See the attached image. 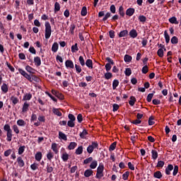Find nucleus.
<instances>
[{
	"label": "nucleus",
	"instance_id": "20",
	"mask_svg": "<svg viewBox=\"0 0 181 181\" xmlns=\"http://www.w3.org/2000/svg\"><path fill=\"white\" fill-rule=\"evenodd\" d=\"M125 36H128V31H127V30H122L119 33V37H125Z\"/></svg>",
	"mask_w": 181,
	"mask_h": 181
},
{
	"label": "nucleus",
	"instance_id": "38",
	"mask_svg": "<svg viewBox=\"0 0 181 181\" xmlns=\"http://www.w3.org/2000/svg\"><path fill=\"white\" fill-rule=\"evenodd\" d=\"M35 159L37 160V162H40V160H42V152H37L35 154Z\"/></svg>",
	"mask_w": 181,
	"mask_h": 181
},
{
	"label": "nucleus",
	"instance_id": "23",
	"mask_svg": "<svg viewBox=\"0 0 181 181\" xmlns=\"http://www.w3.org/2000/svg\"><path fill=\"white\" fill-rule=\"evenodd\" d=\"M17 125H18V127H25V125H26V122L22 119H20L17 121Z\"/></svg>",
	"mask_w": 181,
	"mask_h": 181
},
{
	"label": "nucleus",
	"instance_id": "44",
	"mask_svg": "<svg viewBox=\"0 0 181 181\" xmlns=\"http://www.w3.org/2000/svg\"><path fill=\"white\" fill-rule=\"evenodd\" d=\"M119 81L117 79L114 80L113 83H112L113 90H115V88H117V86H119Z\"/></svg>",
	"mask_w": 181,
	"mask_h": 181
},
{
	"label": "nucleus",
	"instance_id": "29",
	"mask_svg": "<svg viewBox=\"0 0 181 181\" xmlns=\"http://www.w3.org/2000/svg\"><path fill=\"white\" fill-rule=\"evenodd\" d=\"M11 100L12 101L13 105H16V104H18V103H19V99L15 96H12L11 98Z\"/></svg>",
	"mask_w": 181,
	"mask_h": 181
},
{
	"label": "nucleus",
	"instance_id": "14",
	"mask_svg": "<svg viewBox=\"0 0 181 181\" xmlns=\"http://www.w3.org/2000/svg\"><path fill=\"white\" fill-rule=\"evenodd\" d=\"M34 63L35 64V66H37V67H39V66L42 64V60L40 59V57H34Z\"/></svg>",
	"mask_w": 181,
	"mask_h": 181
},
{
	"label": "nucleus",
	"instance_id": "57",
	"mask_svg": "<svg viewBox=\"0 0 181 181\" xmlns=\"http://www.w3.org/2000/svg\"><path fill=\"white\" fill-rule=\"evenodd\" d=\"M38 168L39 165L36 163H33L30 165V168L32 169V170H36V169H38Z\"/></svg>",
	"mask_w": 181,
	"mask_h": 181
},
{
	"label": "nucleus",
	"instance_id": "41",
	"mask_svg": "<svg viewBox=\"0 0 181 181\" xmlns=\"http://www.w3.org/2000/svg\"><path fill=\"white\" fill-rule=\"evenodd\" d=\"M12 129H13V132H15V134H19V127H18V125L13 124L12 126Z\"/></svg>",
	"mask_w": 181,
	"mask_h": 181
},
{
	"label": "nucleus",
	"instance_id": "1",
	"mask_svg": "<svg viewBox=\"0 0 181 181\" xmlns=\"http://www.w3.org/2000/svg\"><path fill=\"white\" fill-rule=\"evenodd\" d=\"M4 131L7 132L6 133V141L8 142H11L12 141V136H13V134H12V129H11V126L8 124H5L4 127Z\"/></svg>",
	"mask_w": 181,
	"mask_h": 181
},
{
	"label": "nucleus",
	"instance_id": "39",
	"mask_svg": "<svg viewBox=\"0 0 181 181\" xmlns=\"http://www.w3.org/2000/svg\"><path fill=\"white\" fill-rule=\"evenodd\" d=\"M153 176L156 179H160V177H162V173H160V171H156L154 173Z\"/></svg>",
	"mask_w": 181,
	"mask_h": 181
},
{
	"label": "nucleus",
	"instance_id": "2",
	"mask_svg": "<svg viewBox=\"0 0 181 181\" xmlns=\"http://www.w3.org/2000/svg\"><path fill=\"white\" fill-rule=\"evenodd\" d=\"M104 176V164L100 163L97 168L96 179H101Z\"/></svg>",
	"mask_w": 181,
	"mask_h": 181
},
{
	"label": "nucleus",
	"instance_id": "40",
	"mask_svg": "<svg viewBox=\"0 0 181 181\" xmlns=\"http://www.w3.org/2000/svg\"><path fill=\"white\" fill-rule=\"evenodd\" d=\"M119 15H120V16H122V18L125 16V13L124 12V7L122 6L119 8Z\"/></svg>",
	"mask_w": 181,
	"mask_h": 181
},
{
	"label": "nucleus",
	"instance_id": "7",
	"mask_svg": "<svg viewBox=\"0 0 181 181\" xmlns=\"http://www.w3.org/2000/svg\"><path fill=\"white\" fill-rule=\"evenodd\" d=\"M65 66L66 69H74V64L71 60H66L65 62Z\"/></svg>",
	"mask_w": 181,
	"mask_h": 181
},
{
	"label": "nucleus",
	"instance_id": "16",
	"mask_svg": "<svg viewBox=\"0 0 181 181\" xmlns=\"http://www.w3.org/2000/svg\"><path fill=\"white\" fill-rule=\"evenodd\" d=\"M173 170V165L172 164H169L165 169L166 175H170V172Z\"/></svg>",
	"mask_w": 181,
	"mask_h": 181
},
{
	"label": "nucleus",
	"instance_id": "51",
	"mask_svg": "<svg viewBox=\"0 0 181 181\" xmlns=\"http://www.w3.org/2000/svg\"><path fill=\"white\" fill-rule=\"evenodd\" d=\"M67 125H68V127H69L70 128H74L76 124L74 123V121H73V120H69V121H68Z\"/></svg>",
	"mask_w": 181,
	"mask_h": 181
},
{
	"label": "nucleus",
	"instance_id": "4",
	"mask_svg": "<svg viewBox=\"0 0 181 181\" xmlns=\"http://www.w3.org/2000/svg\"><path fill=\"white\" fill-rule=\"evenodd\" d=\"M98 148V143L95 141H93L91 145H89L87 148L88 153H93L94 152V149H97Z\"/></svg>",
	"mask_w": 181,
	"mask_h": 181
},
{
	"label": "nucleus",
	"instance_id": "37",
	"mask_svg": "<svg viewBox=\"0 0 181 181\" xmlns=\"http://www.w3.org/2000/svg\"><path fill=\"white\" fill-rule=\"evenodd\" d=\"M171 43L173 45H177L179 43V39H177V37L174 36L171 38Z\"/></svg>",
	"mask_w": 181,
	"mask_h": 181
},
{
	"label": "nucleus",
	"instance_id": "30",
	"mask_svg": "<svg viewBox=\"0 0 181 181\" xmlns=\"http://www.w3.org/2000/svg\"><path fill=\"white\" fill-rule=\"evenodd\" d=\"M52 149L54 153H59V149H57V144L56 143L52 144Z\"/></svg>",
	"mask_w": 181,
	"mask_h": 181
},
{
	"label": "nucleus",
	"instance_id": "15",
	"mask_svg": "<svg viewBox=\"0 0 181 181\" xmlns=\"http://www.w3.org/2000/svg\"><path fill=\"white\" fill-rule=\"evenodd\" d=\"M32 100V94L31 93H25L23 98V101H29Z\"/></svg>",
	"mask_w": 181,
	"mask_h": 181
},
{
	"label": "nucleus",
	"instance_id": "31",
	"mask_svg": "<svg viewBox=\"0 0 181 181\" xmlns=\"http://www.w3.org/2000/svg\"><path fill=\"white\" fill-rule=\"evenodd\" d=\"M98 165V163L97 162V160H93L90 165V169H95V168H97Z\"/></svg>",
	"mask_w": 181,
	"mask_h": 181
},
{
	"label": "nucleus",
	"instance_id": "50",
	"mask_svg": "<svg viewBox=\"0 0 181 181\" xmlns=\"http://www.w3.org/2000/svg\"><path fill=\"white\" fill-rule=\"evenodd\" d=\"M26 147L25 146H20L18 148V155H22L23 152H25V148Z\"/></svg>",
	"mask_w": 181,
	"mask_h": 181
},
{
	"label": "nucleus",
	"instance_id": "18",
	"mask_svg": "<svg viewBox=\"0 0 181 181\" xmlns=\"http://www.w3.org/2000/svg\"><path fill=\"white\" fill-rule=\"evenodd\" d=\"M52 112L55 115H57V117H62V112H60V110H59V109H57V108L53 107Z\"/></svg>",
	"mask_w": 181,
	"mask_h": 181
},
{
	"label": "nucleus",
	"instance_id": "62",
	"mask_svg": "<svg viewBox=\"0 0 181 181\" xmlns=\"http://www.w3.org/2000/svg\"><path fill=\"white\" fill-rule=\"evenodd\" d=\"M75 69L76 70V73L80 74L81 71V66H80V65L75 64Z\"/></svg>",
	"mask_w": 181,
	"mask_h": 181
},
{
	"label": "nucleus",
	"instance_id": "5",
	"mask_svg": "<svg viewBox=\"0 0 181 181\" xmlns=\"http://www.w3.org/2000/svg\"><path fill=\"white\" fill-rule=\"evenodd\" d=\"M18 71H19L20 74H21V76H23L25 77V78H27V80H28V81H30V83H32V77L30 76V75H29L28 73H26V71L25 70L19 68Z\"/></svg>",
	"mask_w": 181,
	"mask_h": 181
},
{
	"label": "nucleus",
	"instance_id": "26",
	"mask_svg": "<svg viewBox=\"0 0 181 181\" xmlns=\"http://www.w3.org/2000/svg\"><path fill=\"white\" fill-rule=\"evenodd\" d=\"M85 64L88 67V69H93V60L87 59Z\"/></svg>",
	"mask_w": 181,
	"mask_h": 181
},
{
	"label": "nucleus",
	"instance_id": "48",
	"mask_svg": "<svg viewBox=\"0 0 181 181\" xmlns=\"http://www.w3.org/2000/svg\"><path fill=\"white\" fill-rule=\"evenodd\" d=\"M91 162H93V157H89L83 160L84 165L91 163Z\"/></svg>",
	"mask_w": 181,
	"mask_h": 181
},
{
	"label": "nucleus",
	"instance_id": "63",
	"mask_svg": "<svg viewBox=\"0 0 181 181\" xmlns=\"http://www.w3.org/2000/svg\"><path fill=\"white\" fill-rule=\"evenodd\" d=\"M12 153V149H8L4 152V156L8 157Z\"/></svg>",
	"mask_w": 181,
	"mask_h": 181
},
{
	"label": "nucleus",
	"instance_id": "32",
	"mask_svg": "<svg viewBox=\"0 0 181 181\" xmlns=\"http://www.w3.org/2000/svg\"><path fill=\"white\" fill-rule=\"evenodd\" d=\"M76 146H77V143L71 142L68 146V148L69 149V151H71V150L74 149V148H76Z\"/></svg>",
	"mask_w": 181,
	"mask_h": 181
},
{
	"label": "nucleus",
	"instance_id": "36",
	"mask_svg": "<svg viewBox=\"0 0 181 181\" xmlns=\"http://www.w3.org/2000/svg\"><path fill=\"white\" fill-rule=\"evenodd\" d=\"M47 158L48 160H52L53 158H54V154L52 151H49L48 153L47 154Z\"/></svg>",
	"mask_w": 181,
	"mask_h": 181
},
{
	"label": "nucleus",
	"instance_id": "43",
	"mask_svg": "<svg viewBox=\"0 0 181 181\" xmlns=\"http://www.w3.org/2000/svg\"><path fill=\"white\" fill-rule=\"evenodd\" d=\"M60 11V4L59 2H56L54 4V13L59 12Z\"/></svg>",
	"mask_w": 181,
	"mask_h": 181
},
{
	"label": "nucleus",
	"instance_id": "56",
	"mask_svg": "<svg viewBox=\"0 0 181 181\" xmlns=\"http://www.w3.org/2000/svg\"><path fill=\"white\" fill-rule=\"evenodd\" d=\"M139 21H140L141 22H142L144 23L145 22H146V17H145V16H139Z\"/></svg>",
	"mask_w": 181,
	"mask_h": 181
},
{
	"label": "nucleus",
	"instance_id": "13",
	"mask_svg": "<svg viewBox=\"0 0 181 181\" xmlns=\"http://www.w3.org/2000/svg\"><path fill=\"white\" fill-rule=\"evenodd\" d=\"M25 70L26 71H28V73H30V74H35V71H36V70H35V69H33L32 66L27 65L25 66Z\"/></svg>",
	"mask_w": 181,
	"mask_h": 181
},
{
	"label": "nucleus",
	"instance_id": "28",
	"mask_svg": "<svg viewBox=\"0 0 181 181\" xmlns=\"http://www.w3.org/2000/svg\"><path fill=\"white\" fill-rule=\"evenodd\" d=\"M76 29V23H72L70 25L69 32L71 35H74V30Z\"/></svg>",
	"mask_w": 181,
	"mask_h": 181
},
{
	"label": "nucleus",
	"instance_id": "33",
	"mask_svg": "<svg viewBox=\"0 0 181 181\" xmlns=\"http://www.w3.org/2000/svg\"><path fill=\"white\" fill-rule=\"evenodd\" d=\"M75 153L76 155H81L83 153V146H80L78 147V148L76 150Z\"/></svg>",
	"mask_w": 181,
	"mask_h": 181
},
{
	"label": "nucleus",
	"instance_id": "45",
	"mask_svg": "<svg viewBox=\"0 0 181 181\" xmlns=\"http://www.w3.org/2000/svg\"><path fill=\"white\" fill-rule=\"evenodd\" d=\"M1 91L5 93L8 91V85H6V83H3L1 86Z\"/></svg>",
	"mask_w": 181,
	"mask_h": 181
},
{
	"label": "nucleus",
	"instance_id": "55",
	"mask_svg": "<svg viewBox=\"0 0 181 181\" xmlns=\"http://www.w3.org/2000/svg\"><path fill=\"white\" fill-rule=\"evenodd\" d=\"M115 148H117V142L112 143V144L110 145V148H109V150H110V151H114V150L115 149Z\"/></svg>",
	"mask_w": 181,
	"mask_h": 181
},
{
	"label": "nucleus",
	"instance_id": "21",
	"mask_svg": "<svg viewBox=\"0 0 181 181\" xmlns=\"http://www.w3.org/2000/svg\"><path fill=\"white\" fill-rule=\"evenodd\" d=\"M52 50L54 53H56L59 50V44L57 42H54L52 47Z\"/></svg>",
	"mask_w": 181,
	"mask_h": 181
},
{
	"label": "nucleus",
	"instance_id": "6",
	"mask_svg": "<svg viewBox=\"0 0 181 181\" xmlns=\"http://www.w3.org/2000/svg\"><path fill=\"white\" fill-rule=\"evenodd\" d=\"M129 35L130 37L132 39H135V37H138V32L135 29H132L129 31Z\"/></svg>",
	"mask_w": 181,
	"mask_h": 181
},
{
	"label": "nucleus",
	"instance_id": "25",
	"mask_svg": "<svg viewBox=\"0 0 181 181\" xmlns=\"http://www.w3.org/2000/svg\"><path fill=\"white\" fill-rule=\"evenodd\" d=\"M169 23H174L175 25H179V22L177 21V19L176 18V17H172L169 18Z\"/></svg>",
	"mask_w": 181,
	"mask_h": 181
},
{
	"label": "nucleus",
	"instance_id": "58",
	"mask_svg": "<svg viewBox=\"0 0 181 181\" xmlns=\"http://www.w3.org/2000/svg\"><path fill=\"white\" fill-rule=\"evenodd\" d=\"M152 98H153V93H149L147 96L148 103H151L152 101Z\"/></svg>",
	"mask_w": 181,
	"mask_h": 181
},
{
	"label": "nucleus",
	"instance_id": "34",
	"mask_svg": "<svg viewBox=\"0 0 181 181\" xmlns=\"http://www.w3.org/2000/svg\"><path fill=\"white\" fill-rule=\"evenodd\" d=\"M71 52L72 53H76V52H78V46L77 43L71 46Z\"/></svg>",
	"mask_w": 181,
	"mask_h": 181
},
{
	"label": "nucleus",
	"instance_id": "61",
	"mask_svg": "<svg viewBox=\"0 0 181 181\" xmlns=\"http://www.w3.org/2000/svg\"><path fill=\"white\" fill-rule=\"evenodd\" d=\"M52 93L54 95H56V97H59V95H61L62 96V93H59V91H57L55 90H52Z\"/></svg>",
	"mask_w": 181,
	"mask_h": 181
},
{
	"label": "nucleus",
	"instance_id": "60",
	"mask_svg": "<svg viewBox=\"0 0 181 181\" xmlns=\"http://www.w3.org/2000/svg\"><path fill=\"white\" fill-rule=\"evenodd\" d=\"M108 18H111V13H110V12H107V13L105 14V17L103 18V21L104 22H105V21H107V19H108Z\"/></svg>",
	"mask_w": 181,
	"mask_h": 181
},
{
	"label": "nucleus",
	"instance_id": "24",
	"mask_svg": "<svg viewBox=\"0 0 181 181\" xmlns=\"http://www.w3.org/2000/svg\"><path fill=\"white\" fill-rule=\"evenodd\" d=\"M151 155L152 159H153V160H156V159H158V151H156V150H152Z\"/></svg>",
	"mask_w": 181,
	"mask_h": 181
},
{
	"label": "nucleus",
	"instance_id": "10",
	"mask_svg": "<svg viewBox=\"0 0 181 181\" xmlns=\"http://www.w3.org/2000/svg\"><path fill=\"white\" fill-rule=\"evenodd\" d=\"M69 153L66 151H63L62 154V159L64 162H67L69 160Z\"/></svg>",
	"mask_w": 181,
	"mask_h": 181
},
{
	"label": "nucleus",
	"instance_id": "59",
	"mask_svg": "<svg viewBox=\"0 0 181 181\" xmlns=\"http://www.w3.org/2000/svg\"><path fill=\"white\" fill-rule=\"evenodd\" d=\"M148 71H149V69H148V66L146 65L142 68V73H143V74H146V73H148Z\"/></svg>",
	"mask_w": 181,
	"mask_h": 181
},
{
	"label": "nucleus",
	"instance_id": "52",
	"mask_svg": "<svg viewBox=\"0 0 181 181\" xmlns=\"http://www.w3.org/2000/svg\"><path fill=\"white\" fill-rule=\"evenodd\" d=\"M81 16H86V15H87V7L86 6H83L82 8V10H81Z\"/></svg>",
	"mask_w": 181,
	"mask_h": 181
},
{
	"label": "nucleus",
	"instance_id": "27",
	"mask_svg": "<svg viewBox=\"0 0 181 181\" xmlns=\"http://www.w3.org/2000/svg\"><path fill=\"white\" fill-rule=\"evenodd\" d=\"M124 60L126 63H130V62H132V57L129 54H126L124 56Z\"/></svg>",
	"mask_w": 181,
	"mask_h": 181
},
{
	"label": "nucleus",
	"instance_id": "22",
	"mask_svg": "<svg viewBox=\"0 0 181 181\" xmlns=\"http://www.w3.org/2000/svg\"><path fill=\"white\" fill-rule=\"evenodd\" d=\"M136 102V98H135V97L134 96L130 97V100L129 101V105H131L132 107H134Z\"/></svg>",
	"mask_w": 181,
	"mask_h": 181
},
{
	"label": "nucleus",
	"instance_id": "49",
	"mask_svg": "<svg viewBox=\"0 0 181 181\" xmlns=\"http://www.w3.org/2000/svg\"><path fill=\"white\" fill-rule=\"evenodd\" d=\"M105 78L106 80H110V78H112V74L111 72H107L105 74Z\"/></svg>",
	"mask_w": 181,
	"mask_h": 181
},
{
	"label": "nucleus",
	"instance_id": "11",
	"mask_svg": "<svg viewBox=\"0 0 181 181\" xmlns=\"http://www.w3.org/2000/svg\"><path fill=\"white\" fill-rule=\"evenodd\" d=\"M93 173H94L93 170L88 169V170H85L84 176H85V177H90V176H93Z\"/></svg>",
	"mask_w": 181,
	"mask_h": 181
},
{
	"label": "nucleus",
	"instance_id": "53",
	"mask_svg": "<svg viewBox=\"0 0 181 181\" xmlns=\"http://www.w3.org/2000/svg\"><path fill=\"white\" fill-rule=\"evenodd\" d=\"M177 172H179V166L175 165L173 173V176H176L177 175Z\"/></svg>",
	"mask_w": 181,
	"mask_h": 181
},
{
	"label": "nucleus",
	"instance_id": "54",
	"mask_svg": "<svg viewBox=\"0 0 181 181\" xmlns=\"http://www.w3.org/2000/svg\"><path fill=\"white\" fill-rule=\"evenodd\" d=\"M157 54L160 57H163V49L160 48L157 52Z\"/></svg>",
	"mask_w": 181,
	"mask_h": 181
},
{
	"label": "nucleus",
	"instance_id": "17",
	"mask_svg": "<svg viewBox=\"0 0 181 181\" xmlns=\"http://www.w3.org/2000/svg\"><path fill=\"white\" fill-rule=\"evenodd\" d=\"M164 37L165 39V43H169V42H170V36H169L168 30L164 31Z\"/></svg>",
	"mask_w": 181,
	"mask_h": 181
},
{
	"label": "nucleus",
	"instance_id": "64",
	"mask_svg": "<svg viewBox=\"0 0 181 181\" xmlns=\"http://www.w3.org/2000/svg\"><path fill=\"white\" fill-rule=\"evenodd\" d=\"M111 64L107 63L105 64V69H106V71H110V70H111Z\"/></svg>",
	"mask_w": 181,
	"mask_h": 181
},
{
	"label": "nucleus",
	"instance_id": "9",
	"mask_svg": "<svg viewBox=\"0 0 181 181\" xmlns=\"http://www.w3.org/2000/svg\"><path fill=\"white\" fill-rule=\"evenodd\" d=\"M30 104L28 102H25L23 105L22 112H28L29 111Z\"/></svg>",
	"mask_w": 181,
	"mask_h": 181
},
{
	"label": "nucleus",
	"instance_id": "8",
	"mask_svg": "<svg viewBox=\"0 0 181 181\" xmlns=\"http://www.w3.org/2000/svg\"><path fill=\"white\" fill-rule=\"evenodd\" d=\"M17 163L19 168H23L25 166V161H23V159L21 156L17 158Z\"/></svg>",
	"mask_w": 181,
	"mask_h": 181
},
{
	"label": "nucleus",
	"instance_id": "12",
	"mask_svg": "<svg viewBox=\"0 0 181 181\" xmlns=\"http://www.w3.org/2000/svg\"><path fill=\"white\" fill-rule=\"evenodd\" d=\"M135 13V8H129L126 11V15L127 16H132Z\"/></svg>",
	"mask_w": 181,
	"mask_h": 181
},
{
	"label": "nucleus",
	"instance_id": "3",
	"mask_svg": "<svg viewBox=\"0 0 181 181\" xmlns=\"http://www.w3.org/2000/svg\"><path fill=\"white\" fill-rule=\"evenodd\" d=\"M52 36V25L50 23H45V39H49Z\"/></svg>",
	"mask_w": 181,
	"mask_h": 181
},
{
	"label": "nucleus",
	"instance_id": "19",
	"mask_svg": "<svg viewBox=\"0 0 181 181\" xmlns=\"http://www.w3.org/2000/svg\"><path fill=\"white\" fill-rule=\"evenodd\" d=\"M59 139H63V141H67V136L63 132H59Z\"/></svg>",
	"mask_w": 181,
	"mask_h": 181
},
{
	"label": "nucleus",
	"instance_id": "46",
	"mask_svg": "<svg viewBox=\"0 0 181 181\" xmlns=\"http://www.w3.org/2000/svg\"><path fill=\"white\" fill-rule=\"evenodd\" d=\"M128 177H129V172L126 171V172L122 175V179H123V180H128Z\"/></svg>",
	"mask_w": 181,
	"mask_h": 181
},
{
	"label": "nucleus",
	"instance_id": "35",
	"mask_svg": "<svg viewBox=\"0 0 181 181\" xmlns=\"http://www.w3.org/2000/svg\"><path fill=\"white\" fill-rule=\"evenodd\" d=\"M88 134L87 130L83 129V132L80 133V137L82 138V139H85Z\"/></svg>",
	"mask_w": 181,
	"mask_h": 181
},
{
	"label": "nucleus",
	"instance_id": "47",
	"mask_svg": "<svg viewBox=\"0 0 181 181\" xmlns=\"http://www.w3.org/2000/svg\"><path fill=\"white\" fill-rule=\"evenodd\" d=\"M124 74L129 77L131 74H132V71L130 69V68H127L124 71Z\"/></svg>",
	"mask_w": 181,
	"mask_h": 181
},
{
	"label": "nucleus",
	"instance_id": "42",
	"mask_svg": "<svg viewBox=\"0 0 181 181\" xmlns=\"http://www.w3.org/2000/svg\"><path fill=\"white\" fill-rule=\"evenodd\" d=\"M78 60L81 66H86V62L84 61V57H83V56H80L78 58Z\"/></svg>",
	"mask_w": 181,
	"mask_h": 181
}]
</instances>
